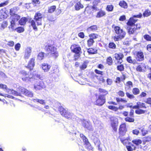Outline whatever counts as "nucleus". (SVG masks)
Segmentation results:
<instances>
[{"instance_id":"nucleus-14","label":"nucleus","mask_w":151,"mask_h":151,"mask_svg":"<svg viewBox=\"0 0 151 151\" xmlns=\"http://www.w3.org/2000/svg\"><path fill=\"white\" fill-rule=\"evenodd\" d=\"M128 107L130 108H132V109H137L135 111V113L137 114L140 115L142 114H144L147 111L146 110H144L143 109H139L138 102L137 103V104L136 105L133 106H132L131 105L128 106Z\"/></svg>"},{"instance_id":"nucleus-36","label":"nucleus","mask_w":151,"mask_h":151,"mask_svg":"<svg viewBox=\"0 0 151 151\" xmlns=\"http://www.w3.org/2000/svg\"><path fill=\"white\" fill-rule=\"evenodd\" d=\"M132 142L136 146H139L142 143V140L139 139H135L132 141Z\"/></svg>"},{"instance_id":"nucleus-51","label":"nucleus","mask_w":151,"mask_h":151,"mask_svg":"<svg viewBox=\"0 0 151 151\" xmlns=\"http://www.w3.org/2000/svg\"><path fill=\"white\" fill-rule=\"evenodd\" d=\"M8 25V22L6 21H4L1 24L0 29H3L7 27Z\"/></svg>"},{"instance_id":"nucleus-19","label":"nucleus","mask_w":151,"mask_h":151,"mask_svg":"<svg viewBox=\"0 0 151 151\" xmlns=\"http://www.w3.org/2000/svg\"><path fill=\"white\" fill-rule=\"evenodd\" d=\"M136 60L137 62H140L143 61L144 59V53L141 51L136 52Z\"/></svg>"},{"instance_id":"nucleus-49","label":"nucleus","mask_w":151,"mask_h":151,"mask_svg":"<svg viewBox=\"0 0 151 151\" xmlns=\"http://www.w3.org/2000/svg\"><path fill=\"white\" fill-rule=\"evenodd\" d=\"M108 47L110 49H114L116 48V45L113 42H110L108 44Z\"/></svg>"},{"instance_id":"nucleus-61","label":"nucleus","mask_w":151,"mask_h":151,"mask_svg":"<svg viewBox=\"0 0 151 151\" xmlns=\"http://www.w3.org/2000/svg\"><path fill=\"white\" fill-rule=\"evenodd\" d=\"M124 37L122 36H120L119 35H117V36H114L113 37V39L115 41H118L119 39H122Z\"/></svg>"},{"instance_id":"nucleus-16","label":"nucleus","mask_w":151,"mask_h":151,"mask_svg":"<svg viewBox=\"0 0 151 151\" xmlns=\"http://www.w3.org/2000/svg\"><path fill=\"white\" fill-rule=\"evenodd\" d=\"M45 87V83L42 81H37L34 85V88L36 91L42 90Z\"/></svg>"},{"instance_id":"nucleus-54","label":"nucleus","mask_w":151,"mask_h":151,"mask_svg":"<svg viewBox=\"0 0 151 151\" xmlns=\"http://www.w3.org/2000/svg\"><path fill=\"white\" fill-rule=\"evenodd\" d=\"M15 30H16L18 33H21L24 31V29L23 27H19L16 28Z\"/></svg>"},{"instance_id":"nucleus-6","label":"nucleus","mask_w":151,"mask_h":151,"mask_svg":"<svg viewBox=\"0 0 151 151\" xmlns=\"http://www.w3.org/2000/svg\"><path fill=\"white\" fill-rule=\"evenodd\" d=\"M58 110L61 115L65 118L71 120L74 118V116L63 106H60L58 108Z\"/></svg>"},{"instance_id":"nucleus-34","label":"nucleus","mask_w":151,"mask_h":151,"mask_svg":"<svg viewBox=\"0 0 151 151\" xmlns=\"http://www.w3.org/2000/svg\"><path fill=\"white\" fill-rule=\"evenodd\" d=\"M97 50L96 48H89L87 49V52L88 54H94L97 53Z\"/></svg>"},{"instance_id":"nucleus-37","label":"nucleus","mask_w":151,"mask_h":151,"mask_svg":"<svg viewBox=\"0 0 151 151\" xmlns=\"http://www.w3.org/2000/svg\"><path fill=\"white\" fill-rule=\"evenodd\" d=\"M126 76L124 74H123L121 77H117L116 79L115 82L116 83H120L121 81H123L125 79Z\"/></svg>"},{"instance_id":"nucleus-12","label":"nucleus","mask_w":151,"mask_h":151,"mask_svg":"<svg viewBox=\"0 0 151 151\" xmlns=\"http://www.w3.org/2000/svg\"><path fill=\"white\" fill-rule=\"evenodd\" d=\"M141 26L140 24L137 23L136 24L135 27L127 26V29L128 33L131 35L134 34L137 30H139Z\"/></svg>"},{"instance_id":"nucleus-39","label":"nucleus","mask_w":151,"mask_h":151,"mask_svg":"<svg viewBox=\"0 0 151 151\" xmlns=\"http://www.w3.org/2000/svg\"><path fill=\"white\" fill-rule=\"evenodd\" d=\"M27 21V18L26 17H22L19 21V23L21 25H25Z\"/></svg>"},{"instance_id":"nucleus-29","label":"nucleus","mask_w":151,"mask_h":151,"mask_svg":"<svg viewBox=\"0 0 151 151\" xmlns=\"http://www.w3.org/2000/svg\"><path fill=\"white\" fill-rule=\"evenodd\" d=\"M100 2V1L98 0H94L92 2L93 5L91 6V8L93 10L97 11L99 10L97 6L99 3Z\"/></svg>"},{"instance_id":"nucleus-20","label":"nucleus","mask_w":151,"mask_h":151,"mask_svg":"<svg viewBox=\"0 0 151 151\" xmlns=\"http://www.w3.org/2000/svg\"><path fill=\"white\" fill-rule=\"evenodd\" d=\"M114 58L116 60H117V63L118 64H121L123 62L122 59L124 57V55L121 53H116L114 54Z\"/></svg>"},{"instance_id":"nucleus-41","label":"nucleus","mask_w":151,"mask_h":151,"mask_svg":"<svg viewBox=\"0 0 151 151\" xmlns=\"http://www.w3.org/2000/svg\"><path fill=\"white\" fill-rule=\"evenodd\" d=\"M151 15V12L148 9H146L145 10L143 13V16L144 17H147Z\"/></svg>"},{"instance_id":"nucleus-57","label":"nucleus","mask_w":151,"mask_h":151,"mask_svg":"<svg viewBox=\"0 0 151 151\" xmlns=\"http://www.w3.org/2000/svg\"><path fill=\"white\" fill-rule=\"evenodd\" d=\"M32 3L33 5L36 6L37 5L40 4V0H32Z\"/></svg>"},{"instance_id":"nucleus-28","label":"nucleus","mask_w":151,"mask_h":151,"mask_svg":"<svg viewBox=\"0 0 151 151\" xmlns=\"http://www.w3.org/2000/svg\"><path fill=\"white\" fill-rule=\"evenodd\" d=\"M98 92L99 96L106 97V96L108 94V91L106 89L102 88H99L98 89Z\"/></svg>"},{"instance_id":"nucleus-59","label":"nucleus","mask_w":151,"mask_h":151,"mask_svg":"<svg viewBox=\"0 0 151 151\" xmlns=\"http://www.w3.org/2000/svg\"><path fill=\"white\" fill-rule=\"evenodd\" d=\"M58 71L57 67L56 66H55L52 67V70L51 71V74H56Z\"/></svg>"},{"instance_id":"nucleus-56","label":"nucleus","mask_w":151,"mask_h":151,"mask_svg":"<svg viewBox=\"0 0 151 151\" xmlns=\"http://www.w3.org/2000/svg\"><path fill=\"white\" fill-rule=\"evenodd\" d=\"M117 94L120 97H123L125 96V93L122 91L119 90L117 93Z\"/></svg>"},{"instance_id":"nucleus-42","label":"nucleus","mask_w":151,"mask_h":151,"mask_svg":"<svg viewBox=\"0 0 151 151\" xmlns=\"http://www.w3.org/2000/svg\"><path fill=\"white\" fill-rule=\"evenodd\" d=\"M94 43V40L90 38L87 40V45L88 47L92 46Z\"/></svg>"},{"instance_id":"nucleus-48","label":"nucleus","mask_w":151,"mask_h":151,"mask_svg":"<svg viewBox=\"0 0 151 151\" xmlns=\"http://www.w3.org/2000/svg\"><path fill=\"white\" fill-rule=\"evenodd\" d=\"M45 53L43 52H40L37 56V59L39 60H42L44 58Z\"/></svg>"},{"instance_id":"nucleus-1","label":"nucleus","mask_w":151,"mask_h":151,"mask_svg":"<svg viewBox=\"0 0 151 151\" xmlns=\"http://www.w3.org/2000/svg\"><path fill=\"white\" fill-rule=\"evenodd\" d=\"M43 18L42 14L40 12H38L35 13L34 16V19L30 18L29 19L28 22L30 24L29 26H31L34 30L35 31L37 30V25L38 26L42 24V21Z\"/></svg>"},{"instance_id":"nucleus-7","label":"nucleus","mask_w":151,"mask_h":151,"mask_svg":"<svg viewBox=\"0 0 151 151\" xmlns=\"http://www.w3.org/2000/svg\"><path fill=\"white\" fill-rule=\"evenodd\" d=\"M19 76L23 81L27 82H30L32 77H29V73L25 70L20 71L19 73Z\"/></svg>"},{"instance_id":"nucleus-24","label":"nucleus","mask_w":151,"mask_h":151,"mask_svg":"<svg viewBox=\"0 0 151 151\" xmlns=\"http://www.w3.org/2000/svg\"><path fill=\"white\" fill-rule=\"evenodd\" d=\"M138 19H135L133 17H130L127 22V25L128 26L135 27V23L137 21Z\"/></svg>"},{"instance_id":"nucleus-64","label":"nucleus","mask_w":151,"mask_h":151,"mask_svg":"<svg viewBox=\"0 0 151 151\" xmlns=\"http://www.w3.org/2000/svg\"><path fill=\"white\" fill-rule=\"evenodd\" d=\"M21 47L20 44L18 43L16 44L15 45V49L16 51H19Z\"/></svg>"},{"instance_id":"nucleus-23","label":"nucleus","mask_w":151,"mask_h":151,"mask_svg":"<svg viewBox=\"0 0 151 151\" xmlns=\"http://www.w3.org/2000/svg\"><path fill=\"white\" fill-rule=\"evenodd\" d=\"M118 120H111V126L112 128L113 131L116 132L117 130V127L118 126Z\"/></svg>"},{"instance_id":"nucleus-10","label":"nucleus","mask_w":151,"mask_h":151,"mask_svg":"<svg viewBox=\"0 0 151 151\" xmlns=\"http://www.w3.org/2000/svg\"><path fill=\"white\" fill-rule=\"evenodd\" d=\"M111 27L114 29L115 33L117 35L125 37L126 33L122 29H121L120 27L115 26L114 24H113L112 25Z\"/></svg>"},{"instance_id":"nucleus-21","label":"nucleus","mask_w":151,"mask_h":151,"mask_svg":"<svg viewBox=\"0 0 151 151\" xmlns=\"http://www.w3.org/2000/svg\"><path fill=\"white\" fill-rule=\"evenodd\" d=\"M94 72L96 74L101 75L100 77L98 76H95L96 78L99 81H101L103 83L105 81V80L102 76L103 75L104 72L103 71L99 70L97 69H96L94 70Z\"/></svg>"},{"instance_id":"nucleus-17","label":"nucleus","mask_w":151,"mask_h":151,"mask_svg":"<svg viewBox=\"0 0 151 151\" xmlns=\"http://www.w3.org/2000/svg\"><path fill=\"white\" fill-rule=\"evenodd\" d=\"M17 11V8L15 7L11 8L9 10V14L11 16L14 17V19H16L17 20L19 19L20 16L17 14H16Z\"/></svg>"},{"instance_id":"nucleus-5","label":"nucleus","mask_w":151,"mask_h":151,"mask_svg":"<svg viewBox=\"0 0 151 151\" xmlns=\"http://www.w3.org/2000/svg\"><path fill=\"white\" fill-rule=\"evenodd\" d=\"M122 115L126 117L124 118L125 122H133L135 121L134 117V111L133 109H130L129 114V116H128V112L127 111H124L122 113Z\"/></svg>"},{"instance_id":"nucleus-30","label":"nucleus","mask_w":151,"mask_h":151,"mask_svg":"<svg viewBox=\"0 0 151 151\" xmlns=\"http://www.w3.org/2000/svg\"><path fill=\"white\" fill-rule=\"evenodd\" d=\"M106 15V13L105 12L101 9L97 12L96 16L97 18H100L105 16Z\"/></svg>"},{"instance_id":"nucleus-4","label":"nucleus","mask_w":151,"mask_h":151,"mask_svg":"<svg viewBox=\"0 0 151 151\" xmlns=\"http://www.w3.org/2000/svg\"><path fill=\"white\" fill-rule=\"evenodd\" d=\"M70 49L71 52L75 54L74 55V60H76L79 58L82 53L81 47L78 44H73L71 45Z\"/></svg>"},{"instance_id":"nucleus-45","label":"nucleus","mask_w":151,"mask_h":151,"mask_svg":"<svg viewBox=\"0 0 151 151\" xmlns=\"http://www.w3.org/2000/svg\"><path fill=\"white\" fill-rule=\"evenodd\" d=\"M24 95L30 97H32L33 96V93L32 91L26 89Z\"/></svg>"},{"instance_id":"nucleus-15","label":"nucleus","mask_w":151,"mask_h":151,"mask_svg":"<svg viewBox=\"0 0 151 151\" xmlns=\"http://www.w3.org/2000/svg\"><path fill=\"white\" fill-rule=\"evenodd\" d=\"M26 89L23 87L20 86L18 87L17 91H13V93L16 96H21L22 94L24 95Z\"/></svg>"},{"instance_id":"nucleus-3","label":"nucleus","mask_w":151,"mask_h":151,"mask_svg":"<svg viewBox=\"0 0 151 151\" xmlns=\"http://www.w3.org/2000/svg\"><path fill=\"white\" fill-rule=\"evenodd\" d=\"M116 100L117 102L119 104V106L117 107L113 105H109L108 106V108L109 109L116 112L118 111L119 110H122L125 108L126 105L120 104V102H122L123 103H127V101L125 99L119 97H116Z\"/></svg>"},{"instance_id":"nucleus-38","label":"nucleus","mask_w":151,"mask_h":151,"mask_svg":"<svg viewBox=\"0 0 151 151\" xmlns=\"http://www.w3.org/2000/svg\"><path fill=\"white\" fill-rule=\"evenodd\" d=\"M98 29V27L96 25H94L88 27L87 30L89 32H94L96 31Z\"/></svg>"},{"instance_id":"nucleus-55","label":"nucleus","mask_w":151,"mask_h":151,"mask_svg":"<svg viewBox=\"0 0 151 151\" xmlns=\"http://www.w3.org/2000/svg\"><path fill=\"white\" fill-rule=\"evenodd\" d=\"M11 24H10V27L13 30H15V22L14 21L12 20L11 22Z\"/></svg>"},{"instance_id":"nucleus-53","label":"nucleus","mask_w":151,"mask_h":151,"mask_svg":"<svg viewBox=\"0 0 151 151\" xmlns=\"http://www.w3.org/2000/svg\"><path fill=\"white\" fill-rule=\"evenodd\" d=\"M144 39L147 41L151 42V36L148 34H145L143 36Z\"/></svg>"},{"instance_id":"nucleus-47","label":"nucleus","mask_w":151,"mask_h":151,"mask_svg":"<svg viewBox=\"0 0 151 151\" xmlns=\"http://www.w3.org/2000/svg\"><path fill=\"white\" fill-rule=\"evenodd\" d=\"M113 60L111 56L108 57L106 59V63L109 65H111L113 64Z\"/></svg>"},{"instance_id":"nucleus-31","label":"nucleus","mask_w":151,"mask_h":151,"mask_svg":"<svg viewBox=\"0 0 151 151\" xmlns=\"http://www.w3.org/2000/svg\"><path fill=\"white\" fill-rule=\"evenodd\" d=\"M127 62L129 63L132 64L133 65L138 63L135 59L133 60L131 56H129L126 58Z\"/></svg>"},{"instance_id":"nucleus-52","label":"nucleus","mask_w":151,"mask_h":151,"mask_svg":"<svg viewBox=\"0 0 151 151\" xmlns=\"http://www.w3.org/2000/svg\"><path fill=\"white\" fill-rule=\"evenodd\" d=\"M117 69L120 71H122L124 70V68L123 64H120L118 65L116 67Z\"/></svg>"},{"instance_id":"nucleus-62","label":"nucleus","mask_w":151,"mask_h":151,"mask_svg":"<svg viewBox=\"0 0 151 151\" xmlns=\"http://www.w3.org/2000/svg\"><path fill=\"white\" fill-rule=\"evenodd\" d=\"M139 130L137 129H133L132 131V133L133 134L135 135H138L139 133Z\"/></svg>"},{"instance_id":"nucleus-32","label":"nucleus","mask_w":151,"mask_h":151,"mask_svg":"<svg viewBox=\"0 0 151 151\" xmlns=\"http://www.w3.org/2000/svg\"><path fill=\"white\" fill-rule=\"evenodd\" d=\"M119 5L121 8L124 9H127L128 7L127 3L124 0L120 1L119 2Z\"/></svg>"},{"instance_id":"nucleus-22","label":"nucleus","mask_w":151,"mask_h":151,"mask_svg":"<svg viewBox=\"0 0 151 151\" xmlns=\"http://www.w3.org/2000/svg\"><path fill=\"white\" fill-rule=\"evenodd\" d=\"M118 138L120 139L121 142L124 145H127V144L130 145L131 144V142L129 141L131 140V137L129 136L125 139H123V137H118Z\"/></svg>"},{"instance_id":"nucleus-13","label":"nucleus","mask_w":151,"mask_h":151,"mask_svg":"<svg viewBox=\"0 0 151 151\" xmlns=\"http://www.w3.org/2000/svg\"><path fill=\"white\" fill-rule=\"evenodd\" d=\"M106 102V98L101 96L99 95L95 101V104L98 106H102Z\"/></svg>"},{"instance_id":"nucleus-2","label":"nucleus","mask_w":151,"mask_h":151,"mask_svg":"<svg viewBox=\"0 0 151 151\" xmlns=\"http://www.w3.org/2000/svg\"><path fill=\"white\" fill-rule=\"evenodd\" d=\"M45 49L46 52H48L47 54L52 57L56 58L59 55L58 52L57 51V48L55 46L54 43L52 44L47 43L45 46Z\"/></svg>"},{"instance_id":"nucleus-63","label":"nucleus","mask_w":151,"mask_h":151,"mask_svg":"<svg viewBox=\"0 0 151 151\" xmlns=\"http://www.w3.org/2000/svg\"><path fill=\"white\" fill-rule=\"evenodd\" d=\"M0 89L7 90L8 88L6 85L2 83H0Z\"/></svg>"},{"instance_id":"nucleus-40","label":"nucleus","mask_w":151,"mask_h":151,"mask_svg":"<svg viewBox=\"0 0 151 151\" xmlns=\"http://www.w3.org/2000/svg\"><path fill=\"white\" fill-rule=\"evenodd\" d=\"M56 8L55 5H53L48 7L47 12L50 13H53L55 10Z\"/></svg>"},{"instance_id":"nucleus-46","label":"nucleus","mask_w":151,"mask_h":151,"mask_svg":"<svg viewBox=\"0 0 151 151\" xmlns=\"http://www.w3.org/2000/svg\"><path fill=\"white\" fill-rule=\"evenodd\" d=\"M139 105V109H146L147 107L146 106L145 103L140 102H138Z\"/></svg>"},{"instance_id":"nucleus-44","label":"nucleus","mask_w":151,"mask_h":151,"mask_svg":"<svg viewBox=\"0 0 151 151\" xmlns=\"http://www.w3.org/2000/svg\"><path fill=\"white\" fill-rule=\"evenodd\" d=\"M114 9V6L112 4L107 5L106 9L108 12H111L113 11Z\"/></svg>"},{"instance_id":"nucleus-11","label":"nucleus","mask_w":151,"mask_h":151,"mask_svg":"<svg viewBox=\"0 0 151 151\" xmlns=\"http://www.w3.org/2000/svg\"><path fill=\"white\" fill-rule=\"evenodd\" d=\"M80 137L82 139L84 144L85 145L86 148L89 150L93 151V148L92 147L86 137L83 134H80Z\"/></svg>"},{"instance_id":"nucleus-43","label":"nucleus","mask_w":151,"mask_h":151,"mask_svg":"<svg viewBox=\"0 0 151 151\" xmlns=\"http://www.w3.org/2000/svg\"><path fill=\"white\" fill-rule=\"evenodd\" d=\"M88 36L89 38L92 39L93 40H94L99 37V35L97 34L92 33L89 35Z\"/></svg>"},{"instance_id":"nucleus-9","label":"nucleus","mask_w":151,"mask_h":151,"mask_svg":"<svg viewBox=\"0 0 151 151\" xmlns=\"http://www.w3.org/2000/svg\"><path fill=\"white\" fill-rule=\"evenodd\" d=\"M132 94H131L128 92L126 93V94L127 97L130 99H133L135 98L134 95H139L140 93L139 89L137 87L133 88L132 90Z\"/></svg>"},{"instance_id":"nucleus-26","label":"nucleus","mask_w":151,"mask_h":151,"mask_svg":"<svg viewBox=\"0 0 151 151\" xmlns=\"http://www.w3.org/2000/svg\"><path fill=\"white\" fill-rule=\"evenodd\" d=\"M74 7L76 10L79 11L81 9H83L84 8V6L82 4L81 1H80L75 3Z\"/></svg>"},{"instance_id":"nucleus-18","label":"nucleus","mask_w":151,"mask_h":151,"mask_svg":"<svg viewBox=\"0 0 151 151\" xmlns=\"http://www.w3.org/2000/svg\"><path fill=\"white\" fill-rule=\"evenodd\" d=\"M35 58H32L29 60L27 65L26 67L31 71L33 70V68L35 66Z\"/></svg>"},{"instance_id":"nucleus-60","label":"nucleus","mask_w":151,"mask_h":151,"mask_svg":"<svg viewBox=\"0 0 151 151\" xmlns=\"http://www.w3.org/2000/svg\"><path fill=\"white\" fill-rule=\"evenodd\" d=\"M141 132L142 133V136H144L147 134L148 131L145 129L144 128H143L141 130Z\"/></svg>"},{"instance_id":"nucleus-58","label":"nucleus","mask_w":151,"mask_h":151,"mask_svg":"<svg viewBox=\"0 0 151 151\" xmlns=\"http://www.w3.org/2000/svg\"><path fill=\"white\" fill-rule=\"evenodd\" d=\"M0 96H4V97H7L12 99H14V97L13 96L11 95L7 94H5V95H4L3 93H0Z\"/></svg>"},{"instance_id":"nucleus-35","label":"nucleus","mask_w":151,"mask_h":151,"mask_svg":"<svg viewBox=\"0 0 151 151\" xmlns=\"http://www.w3.org/2000/svg\"><path fill=\"white\" fill-rule=\"evenodd\" d=\"M50 67V66L47 63H44L42 65V69L45 72L48 71L49 70Z\"/></svg>"},{"instance_id":"nucleus-25","label":"nucleus","mask_w":151,"mask_h":151,"mask_svg":"<svg viewBox=\"0 0 151 151\" xmlns=\"http://www.w3.org/2000/svg\"><path fill=\"white\" fill-rule=\"evenodd\" d=\"M32 52V48L28 47L26 49L24 52V58L25 59H28L30 56Z\"/></svg>"},{"instance_id":"nucleus-8","label":"nucleus","mask_w":151,"mask_h":151,"mask_svg":"<svg viewBox=\"0 0 151 151\" xmlns=\"http://www.w3.org/2000/svg\"><path fill=\"white\" fill-rule=\"evenodd\" d=\"M118 130L119 134L118 137H123L125 135L127 132V129L126 123H123L119 125Z\"/></svg>"},{"instance_id":"nucleus-27","label":"nucleus","mask_w":151,"mask_h":151,"mask_svg":"<svg viewBox=\"0 0 151 151\" xmlns=\"http://www.w3.org/2000/svg\"><path fill=\"white\" fill-rule=\"evenodd\" d=\"M145 68L146 66H145V65L142 63H141L136 66V71L137 72H141L144 71Z\"/></svg>"},{"instance_id":"nucleus-33","label":"nucleus","mask_w":151,"mask_h":151,"mask_svg":"<svg viewBox=\"0 0 151 151\" xmlns=\"http://www.w3.org/2000/svg\"><path fill=\"white\" fill-rule=\"evenodd\" d=\"M126 147L128 151H133L136 149V147L134 144H131L128 145H126Z\"/></svg>"},{"instance_id":"nucleus-50","label":"nucleus","mask_w":151,"mask_h":151,"mask_svg":"<svg viewBox=\"0 0 151 151\" xmlns=\"http://www.w3.org/2000/svg\"><path fill=\"white\" fill-rule=\"evenodd\" d=\"M145 139L144 141H143V144L145 145V144L146 142H149L151 141V136H148L145 137H144Z\"/></svg>"}]
</instances>
